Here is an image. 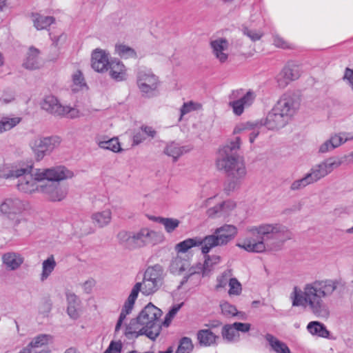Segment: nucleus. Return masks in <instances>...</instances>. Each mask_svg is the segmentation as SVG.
Listing matches in <instances>:
<instances>
[{
    "instance_id": "10",
    "label": "nucleus",
    "mask_w": 353,
    "mask_h": 353,
    "mask_svg": "<svg viewBox=\"0 0 353 353\" xmlns=\"http://www.w3.org/2000/svg\"><path fill=\"white\" fill-rule=\"evenodd\" d=\"M196 263L192 264L190 258L188 256L176 255L172 259L170 270L175 275L182 276L185 280L196 274Z\"/></svg>"
},
{
    "instance_id": "29",
    "label": "nucleus",
    "mask_w": 353,
    "mask_h": 353,
    "mask_svg": "<svg viewBox=\"0 0 353 353\" xmlns=\"http://www.w3.org/2000/svg\"><path fill=\"white\" fill-rule=\"evenodd\" d=\"M28 145L37 161L42 160L46 155L41 136L32 137L28 141Z\"/></svg>"
},
{
    "instance_id": "15",
    "label": "nucleus",
    "mask_w": 353,
    "mask_h": 353,
    "mask_svg": "<svg viewBox=\"0 0 353 353\" xmlns=\"http://www.w3.org/2000/svg\"><path fill=\"white\" fill-rule=\"evenodd\" d=\"M43 66L41 50L33 46H29L23 56L22 67L28 70L34 71Z\"/></svg>"
},
{
    "instance_id": "20",
    "label": "nucleus",
    "mask_w": 353,
    "mask_h": 353,
    "mask_svg": "<svg viewBox=\"0 0 353 353\" xmlns=\"http://www.w3.org/2000/svg\"><path fill=\"white\" fill-rule=\"evenodd\" d=\"M238 234L237 228L231 224H224L216 228L214 232L220 245H225L234 239Z\"/></svg>"
},
{
    "instance_id": "27",
    "label": "nucleus",
    "mask_w": 353,
    "mask_h": 353,
    "mask_svg": "<svg viewBox=\"0 0 353 353\" xmlns=\"http://www.w3.org/2000/svg\"><path fill=\"white\" fill-rule=\"evenodd\" d=\"M307 332L312 336L330 339L332 334L327 327L322 323L314 321L310 322L307 325Z\"/></svg>"
},
{
    "instance_id": "24",
    "label": "nucleus",
    "mask_w": 353,
    "mask_h": 353,
    "mask_svg": "<svg viewBox=\"0 0 353 353\" xmlns=\"http://www.w3.org/2000/svg\"><path fill=\"white\" fill-rule=\"evenodd\" d=\"M41 106L44 110L58 117L60 116L61 112L63 110V105L56 97L52 95L45 97L41 103Z\"/></svg>"
},
{
    "instance_id": "43",
    "label": "nucleus",
    "mask_w": 353,
    "mask_h": 353,
    "mask_svg": "<svg viewBox=\"0 0 353 353\" xmlns=\"http://www.w3.org/2000/svg\"><path fill=\"white\" fill-rule=\"evenodd\" d=\"M181 221L174 217H164L161 221V225L163 227L167 234L175 232L181 225Z\"/></svg>"
},
{
    "instance_id": "26",
    "label": "nucleus",
    "mask_w": 353,
    "mask_h": 353,
    "mask_svg": "<svg viewBox=\"0 0 353 353\" xmlns=\"http://www.w3.org/2000/svg\"><path fill=\"white\" fill-rule=\"evenodd\" d=\"M255 99V94L253 92H248L242 98L230 102L233 112L236 115L243 113L245 108L250 106Z\"/></svg>"
},
{
    "instance_id": "23",
    "label": "nucleus",
    "mask_w": 353,
    "mask_h": 353,
    "mask_svg": "<svg viewBox=\"0 0 353 353\" xmlns=\"http://www.w3.org/2000/svg\"><path fill=\"white\" fill-rule=\"evenodd\" d=\"M136 291L137 289L132 290L130 295L125 301L116 325V330H119L121 328L122 323L125 319L127 315H128L132 312L135 301L137 298V296L136 295Z\"/></svg>"
},
{
    "instance_id": "21",
    "label": "nucleus",
    "mask_w": 353,
    "mask_h": 353,
    "mask_svg": "<svg viewBox=\"0 0 353 353\" xmlns=\"http://www.w3.org/2000/svg\"><path fill=\"white\" fill-rule=\"evenodd\" d=\"M66 298V313L72 319H77L81 315V302L79 296L72 292H67Z\"/></svg>"
},
{
    "instance_id": "22",
    "label": "nucleus",
    "mask_w": 353,
    "mask_h": 353,
    "mask_svg": "<svg viewBox=\"0 0 353 353\" xmlns=\"http://www.w3.org/2000/svg\"><path fill=\"white\" fill-rule=\"evenodd\" d=\"M212 53L216 59L221 62H225L229 57L230 45L227 40L217 39L211 42Z\"/></svg>"
},
{
    "instance_id": "11",
    "label": "nucleus",
    "mask_w": 353,
    "mask_h": 353,
    "mask_svg": "<svg viewBox=\"0 0 353 353\" xmlns=\"http://www.w3.org/2000/svg\"><path fill=\"white\" fill-rule=\"evenodd\" d=\"M160 81L159 77L150 70H141L137 75V86L141 92L152 96L159 90Z\"/></svg>"
},
{
    "instance_id": "54",
    "label": "nucleus",
    "mask_w": 353,
    "mask_h": 353,
    "mask_svg": "<svg viewBox=\"0 0 353 353\" xmlns=\"http://www.w3.org/2000/svg\"><path fill=\"white\" fill-rule=\"evenodd\" d=\"M193 349V344L190 339L188 337L182 338L176 350V353H190Z\"/></svg>"
},
{
    "instance_id": "45",
    "label": "nucleus",
    "mask_w": 353,
    "mask_h": 353,
    "mask_svg": "<svg viewBox=\"0 0 353 353\" xmlns=\"http://www.w3.org/2000/svg\"><path fill=\"white\" fill-rule=\"evenodd\" d=\"M42 141L46 154H50L53 150L58 148L61 143V139L57 136L42 137Z\"/></svg>"
},
{
    "instance_id": "53",
    "label": "nucleus",
    "mask_w": 353,
    "mask_h": 353,
    "mask_svg": "<svg viewBox=\"0 0 353 353\" xmlns=\"http://www.w3.org/2000/svg\"><path fill=\"white\" fill-rule=\"evenodd\" d=\"M221 313L226 316H234L238 314L236 307L228 301H223L219 304Z\"/></svg>"
},
{
    "instance_id": "34",
    "label": "nucleus",
    "mask_w": 353,
    "mask_h": 353,
    "mask_svg": "<svg viewBox=\"0 0 353 353\" xmlns=\"http://www.w3.org/2000/svg\"><path fill=\"white\" fill-rule=\"evenodd\" d=\"M34 27L38 30L47 29L55 21L52 16L44 15L40 13H34L31 16Z\"/></svg>"
},
{
    "instance_id": "40",
    "label": "nucleus",
    "mask_w": 353,
    "mask_h": 353,
    "mask_svg": "<svg viewBox=\"0 0 353 353\" xmlns=\"http://www.w3.org/2000/svg\"><path fill=\"white\" fill-rule=\"evenodd\" d=\"M265 339L272 350H274L275 352L291 353L288 345L285 343L279 341L276 337L270 334H268L265 336Z\"/></svg>"
},
{
    "instance_id": "33",
    "label": "nucleus",
    "mask_w": 353,
    "mask_h": 353,
    "mask_svg": "<svg viewBox=\"0 0 353 353\" xmlns=\"http://www.w3.org/2000/svg\"><path fill=\"white\" fill-rule=\"evenodd\" d=\"M201 245V241L199 238H188L179 242L174 245V250L176 255L183 256L192 248L198 247Z\"/></svg>"
},
{
    "instance_id": "9",
    "label": "nucleus",
    "mask_w": 353,
    "mask_h": 353,
    "mask_svg": "<svg viewBox=\"0 0 353 353\" xmlns=\"http://www.w3.org/2000/svg\"><path fill=\"white\" fill-rule=\"evenodd\" d=\"M40 174L39 169H37L32 172H28L21 176L17 182V188L19 191L28 193H40L41 189L43 187V180L42 177L39 175Z\"/></svg>"
},
{
    "instance_id": "8",
    "label": "nucleus",
    "mask_w": 353,
    "mask_h": 353,
    "mask_svg": "<svg viewBox=\"0 0 353 353\" xmlns=\"http://www.w3.org/2000/svg\"><path fill=\"white\" fill-rule=\"evenodd\" d=\"M28 209V203L17 197H8L0 203V212L12 225L22 220L23 213Z\"/></svg>"
},
{
    "instance_id": "50",
    "label": "nucleus",
    "mask_w": 353,
    "mask_h": 353,
    "mask_svg": "<svg viewBox=\"0 0 353 353\" xmlns=\"http://www.w3.org/2000/svg\"><path fill=\"white\" fill-rule=\"evenodd\" d=\"M228 295L230 296H238L242 292V285L240 281L233 276L228 283Z\"/></svg>"
},
{
    "instance_id": "56",
    "label": "nucleus",
    "mask_w": 353,
    "mask_h": 353,
    "mask_svg": "<svg viewBox=\"0 0 353 353\" xmlns=\"http://www.w3.org/2000/svg\"><path fill=\"white\" fill-rule=\"evenodd\" d=\"M67 35L64 33H59L51 36L52 46L59 50L66 42Z\"/></svg>"
},
{
    "instance_id": "55",
    "label": "nucleus",
    "mask_w": 353,
    "mask_h": 353,
    "mask_svg": "<svg viewBox=\"0 0 353 353\" xmlns=\"http://www.w3.org/2000/svg\"><path fill=\"white\" fill-rule=\"evenodd\" d=\"M181 306H182V303H180V304L174 305L170 308L169 312L165 315V316L164 318V321L163 322V324L165 327H168L170 325L172 321L175 317L176 314L179 311Z\"/></svg>"
},
{
    "instance_id": "7",
    "label": "nucleus",
    "mask_w": 353,
    "mask_h": 353,
    "mask_svg": "<svg viewBox=\"0 0 353 353\" xmlns=\"http://www.w3.org/2000/svg\"><path fill=\"white\" fill-rule=\"evenodd\" d=\"M343 164V159L339 157H330L320 163L314 165L302 179L294 181L292 185V190L302 189L307 185L314 183L321 179L326 176Z\"/></svg>"
},
{
    "instance_id": "41",
    "label": "nucleus",
    "mask_w": 353,
    "mask_h": 353,
    "mask_svg": "<svg viewBox=\"0 0 353 353\" xmlns=\"http://www.w3.org/2000/svg\"><path fill=\"white\" fill-rule=\"evenodd\" d=\"M197 339L199 343L205 346H210L214 344L218 336L208 329L201 330L197 334Z\"/></svg>"
},
{
    "instance_id": "5",
    "label": "nucleus",
    "mask_w": 353,
    "mask_h": 353,
    "mask_svg": "<svg viewBox=\"0 0 353 353\" xmlns=\"http://www.w3.org/2000/svg\"><path fill=\"white\" fill-rule=\"evenodd\" d=\"M298 108L299 102L296 97L290 94H284L268 112L261 125L270 130H278L288 123Z\"/></svg>"
},
{
    "instance_id": "6",
    "label": "nucleus",
    "mask_w": 353,
    "mask_h": 353,
    "mask_svg": "<svg viewBox=\"0 0 353 353\" xmlns=\"http://www.w3.org/2000/svg\"><path fill=\"white\" fill-rule=\"evenodd\" d=\"M118 237L122 241L127 238L128 245L134 248H142L148 245L156 246L165 241V234L161 231L148 227H143L130 234L125 231L120 232Z\"/></svg>"
},
{
    "instance_id": "46",
    "label": "nucleus",
    "mask_w": 353,
    "mask_h": 353,
    "mask_svg": "<svg viewBox=\"0 0 353 353\" xmlns=\"http://www.w3.org/2000/svg\"><path fill=\"white\" fill-rule=\"evenodd\" d=\"M21 121V117L19 116H10L3 118L1 122V126L3 130V132L11 130L12 128L17 126Z\"/></svg>"
},
{
    "instance_id": "17",
    "label": "nucleus",
    "mask_w": 353,
    "mask_h": 353,
    "mask_svg": "<svg viewBox=\"0 0 353 353\" xmlns=\"http://www.w3.org/2000/svg\"><path fill=\"white\" fill-rule=\"evenodd\" d=\"M109 77L116 81H124L128 79L129 74L127 66L118 58H113L107 72Z\"/></svg>"
},
{
    "instance_id": "57",
    "label": "nucleus",
    "mask_w": 353,
    "mask_h": 353,
    "mask_svg": "<svg viewBox=\"0 0 353 353\" xmlns=\"http://www.w3.org/2000/svg\"><path fill=\"white\" fill-rule=\"evenodd\" d=\"M254 128V122L240 123L235 125L233 129V134L237 135L245 131H249Z\"/></svg>"
},
{
    "instance_id": "59",
    "label": "nucleus",
    "mask_w": 353,
    "mask_h": 353,
    "mask_svg": "<svg viewBox=\"0 0 353 353\" xmlns=\"http://www.w3.org/2000/svg\"><path fill=\"white\" fill-rule=\"evenodd\" d=\"M244 34L253 41L259 40L263 35L261 30L254 28H245Z\"/></svg>"
},
{
    "instance_id": "14",
    "label": "nucleus",
    "mask_w": 353,
    "mask_h": 353,
    "mask_svg": "<svg viewBox=\"0 0 353 353\" xmlns=\"http://www.w3.org/2000/svg\"><path fill=\"white\" fill-rule=\"evenodd\" d=\"M41 194L50 201H61L68 194L67 188L57 183L44 181L41 189Z\"/></svg>"
},
{
    "instance_id": "47",
    "label": "nucleus",
    "mask_w": 353,
    "mask_h": 353,
    "mask_svg": "<svg viewBox=\"0 0 353 353\" xmlns=\"http://www.w3.org/2000/svg\"><path fill=\"white\" fill-rule=\"evenodd\" d=\"M222 336L223 339L229 341L237 340L239 338V333H238L234 323L225 325L222 329Z\"/></svg>"
},
{
    "instance_id": "61",
    "label": "nucleus",
    "mask_w": 353,
    "mask_h": 353,
    "mask_svg": "<svg viewBox=\"0 0 353 353\" xmlns=\"http://www.w3.org/2000/svg\"><path fill=\"white\" fill-rule=\"evenodd\" d=\"M334 149H335V148L334 147L330 139H329L320 145L319 148V151L321 153H326L333 150Z\"/></svg>"
},
{
    "instance_id": "1",
    "label": "nucleus",
    "mask_w": 353,
    "mask_h": 353,
    "mask_svg": "<svg viewBox=\"0 0 353 353\" xmlns=\"http://www.w3.org/2000/svg\"><path fill=\"white\" fill-rule=\"evenodd\" d=\"M340 284V280L325 279L307 283L303 289L295 286L290 296L292 305L308 307L316 316L327 319L330 311L323 299L330 296Z\"/></svg>"
},
{
    "instance_id": "62",
    "label": "nucleus",
    "mask_w": 353,
    "mask_h": 353,
    "mask_svg": "<svg viewBox=\"0 0 353 353\" xmlns=\"http://www.w3.org/2000/svg\"><path fill=\"white\" fill-rule=\"evenodd\" d=\"M220 207V203L216 204L214 207L210 208L207 210V214L209 217L214 218L219 215H222V210Z\"/></svg>"
},
{
    "instance_id": "19",
    "label": "nucleus",
    "mask_w": 353,
    "mask_h": 353,
    "mask_svg": "<svg viewBox=\"0 0 353 353\" xmlns=\"http://www.w3.org/2000/svg\"><path fill=\"white\" fill-rule=\"evenodd\" d=\"M221 261V258L218 254H205L203 261L196 262V274L203 277L208 275Z\"/></svg>"
},
{
    "instance_id": "16",
    "label": "nucleus",
    "mask_w": 353,
    "mask_h": 353,
    "mask_svg": "<svg viewBox=\"0 0 353 353\" xmlns=\"http://www.w3.org/2000/svg\"><path fill=\"white\" fill-rule=\"evenodd\" d=\"M28 172V167L17 162L0 164V177L6 179L19 178Z\"/></svg>"
},
{
    "instance_id": "37",
    "label": "nucleus",
    "mask_w": 353,
    "mask_h": 353,
    "mask_svg": "<svg viewBox=\"0 0 353 353\" xmlns=\"http://www.w3.org/2000/svg\"><path fill=\"white\" fill-rule=\"evenodd\" d=\"M156 135V131L150 126L144 125L136 130L133 135V141L139 144L147 138H153Z\"/></svg>"
},
{
    "instance_id": "58",
    "label": "nucleus",
    "mask_w": 353,
    "mask_h": 353,
    "mask_svg": "<svg viewBox=\"0 0 353 353\" xmlns=\"http://www.w3.org/2000/svg\"><path fill=\"white\" fill-rule=\"evenodd\" d=\"M276 80L278 85L280 88H285L288 85L291 81H292L285 71L282 69L281 71L276 75Z\"/></svg>"
},
{
    "instance_id": "42",
    "label": "nucleus",
    "mask_w": 353,
    "mask_h": 353,
    "mask_svg": "<svg viewBox=\"0 0 353 353\" xmlns=\"http://www.w3.org/2000/svg\"><path fill=\"white\" fill-rule=\"evenodd\" d=\"M330 139L336 148L347 141H353V132L335 133L331 135Z\"/></svg>"
},
{
    "instance_id": "4",
    "label": "nucleus",
    "mask_w": 353,
    "mask_h": 353,
    "mask_svg": "<svg viewBox=\"0 0 353 353\" xmlns=\"http://www.w3.org/2000/svg\"><path fill=\"white\" fill-rule=\"evenodd\" d=\"M161 309L148 303L139 313L136 318L132 319L126 327L125 334L130 337L146 336L150 339H155L161 331Z\"/></svg>"
},
{
    "instance_id": "13",
    "label": "nucleus",
    "mask_w": 353,
    "mask_h": 353,
    "mask_svg": "<svg viewBox=\"0 0 353 353\" xmlns=\"http://www.w3.org/2000/svg\"><path fill=\"white\" fill-rule=\"evenodd\" d=\"M39 176L43 178V181L58 182L67 180L73 177V172L64 166H55L50 168L39 169Z\"/></svg>"
},
{
    "instance_id": "3",
    "label": "nucleus",
    "mask_w": 353,
    "mask_h": 353,
    "mask_svg": "<svg viewBox=\"0 0 353 353\" xmlns=\"http://www.w3.org/2000/svg\"><path fill=\"white\" fill-rule=\"evenodd\" d=\"M283 229L279 224L270 223L248 227L247 232L250 235L239 238L236 243V246L249 253H270L274 250V246L270 242V236L281 232Z\"/></svg>"
},
{
    "instance_id": "44",
    "label": "nucleus",
    "mask_w": 353,
    "mask_h": 353,
    "mask_svg": "<svg viewBox=\"0 0 353 353\" xmlns=\"http://www.w3.org/2000/svg\"><path fill=\"white\" fill-rule=\"evenodd\" d=\"M232 272L231 270H225L219 274L216 279V283L214 288L216 291H220L225 288L232 276Z\"/></svg>"
},
{
    "instance_id": "35",
    "label": "nucleus",
    "mask_w": 353,
    "mask_h": 353,
    "mask_svg": "<svg viewBox=\"0 0 353 353\" xmlns=\"http://www.w3.org/2000/svg\"><path fill=\"white\" fill-rule=\"evenodd\" d=\"M160 285L154 283V281L143 277V281L137 283L132 290H136V295L138 296L139 292H141L145 295H150L154 293Z\"/></svg>"
},
{
    "instance_id": "2",
    "label": "nucleus",
    "mask_w": 353,
    "mask_h": 353,
    "mask_svg": "<svg viewBox=\"0 0 353 353\" xmlns=\"http://www.w3.org/2000/svg\"><path fill=\"white\" fill-rule=\"evenodd\" d=\"M241 140L239 137L228 141L218 150L216 167L225 170L230 177L227 189L232 191L237 188L247 174V169L243 157L232 154L240 148Z\"/></svg>"
},
{
    "instance_id": "48",
    "label": "nucleus",
    "mask_w": 353,
    "mask_h": 353,
    "mask_svg": "<svg viewBox=\"0 0 353 353\" xmlns=\"http://www.w3.org/2000/svg\"><path fill=\"white\" fill-rule=\"evenodd\" d=\"M62 109L59 117L77 119L83 116V113L77 107L63 105Z\"/></svg>"
},
{
    "instance_id": "63",
    "label": "nucleus",
    "mask_w": 353,
    "mask_h": 353,
    "mask_svg": "<svg viewBox=\"0 0 353 353\" xmlns=\"http://www.w3.org/2000/svg\"><path fill=\"white\" fill-rule=\"evenodd\" d=\"M343 79L353 91V70L346 68L344 72Z\"/></svg>"
},
{
    "instance_id": "25",
    "label": "nucleus",
    "mask_w": 353,
    "mask_h": 353,
    "mask_svg": "<svg viewBox=\"0 0 353 353\" xmlns=\"http://www.w3.org/2000/svg\"><path fill=\"white\" fill-rule=\"evenodd\" d=\"M114 53L123 59L137 58V51L123 41H119L114 43Z\"/></svg>"
},
{
    "instance_id": "39",
    "label": "nucleus",
    "mask_w": 353,
    "mask_h": 353,
    "mask_svg": "<svg viewBox=\"0 0 353 353\" xmlns=\"http://www.w3.org/2000/svg\"><path fill=\"white\" fill-rule=\"evenodd\" d=\"M144 277L161 285L163 279V269L161 266L156 265L148 267L144 273Z\"/></svg>"
},
{
    "instance_id": "30",
    "label": "nucleus",
    "mask_w": 353,
    "mask_h": 353,
    "mask_svg": "<svg viewBox=\"0 0 353 353\" xmlns=\"http://www.w3.org/2000/svg\"><path fill=\"white\" fill-rule=\"evenodd\" d=\"M24 259L21 254L7 252L2 256V262L6 268L10 270L18 269L23 263Z\"/></svg>"
},
{
    "instance_id": "60",
    "label": "nucleus",
    "mask_w": 353,
    "mask_h": 353,
    "mask_svg": "<svg viewBox=\"0 0 353 353\" xmlns=\"http://www.w3.org/2000/svg\"><path fill=\"white\" fill-rule=\"evenodd\" d=\"M199 108H200V105L193 103L192 101L185 103L183 104V105L182 106V108H181V117L179 118V120L181 119V117L184 114H185L192 110H196Z\"/></svg>"
},
{
    "instance_id": "52",
    "label": "nucleus",
    "mask_w": 353,
    "mask_h": 353,
    "mask_svg": "<svg viewBox=\"0 0 353 353\" xmlns=\"http://www.w3.org/2000/svg\"><path fill=\"white\" fill-rule=\"evenodd\" d=\"M222 210V215L228 216L232 214L236 208V203L232 200H226L220 203V207Z\"/></svg>"
},
{
    "instance_id": "38",
    "label": "nucleus",
    "mask_w": 353,
    "mask_h": 353,
    "mask_svg": "<svg viewBox=\"0 0 353 353\" xmlns=\"http://www.w3.org/2000/svg\"><path fill=\"white\" fill-rule=\"evenodd\" d=\"M56 261L53 256H50L45 259L41 264V272L40 274V280L43 282L46 281L53 272L56 267Z\"/></svg>"
},
{
    "instance_id": "31",
    "label": "nucleus",
    "mask_w": 353,
    "mask_h": 353,
    "mask_svg": "<svg viewBox=\"0 0 353 353\" xmlns=\"http://www.w3.org/2000/svg\"><path fill=\"white\" fill-rule=\"evenodd\" d=\"M70 90L74 93L85 91L88 89L81 71L76 70L71 76Z\"/></svg>"
},
{
    "instance_id": "32",
    "label": "nucleus",
    "mask_w": 353,
    "mask_h": 353,
    "mask_svg": "<svg viewBox=\"0 0 353 353\" xmlns=\"http://www.w3.org/2000/svg\"><path fill=\"white\" fill-rule=\"evenodd\" d=\"M192 150L189 145H180L177 143L170 142L165 148V153L174 160L178 159L180 157L189 152Z\"/></svg>"
},
{
    "instance_id": "51",
    "label": "nucleus",
    "mask_w": 353,
    "mask_h": 353,
    "mask_svg": "<svg viewBox=\"0 0 353 353\" xmlns=\"http://www.w3.org/2000/svg\"><path fill=\"white\" fill-rule=\"evenodd\" d=\"M283 70L292 81L298 79L301 74L299 65L293 62L288 63Z\"/></svg>"
},
{
    "instance_id": "12",
    "label": "nucleus",
    "mask_w": 353,
    "mask_h": 353,
    "mask_svg": "<svg viewBox=\"0 0 353 353\" xmlns=\"http://www.w3.org/2000/svg\"><path fill=\"white\" fill-rule=\"evenodd\" d=\"M113 57L107 50L95 48L91 52V67L98 73H105Z\"/></svg>"
},
{
    "instance_id": "36",
    "label": "nucleus",
    "mask_w": 353,
    "mask_h": 353,
    "mask_svg": "<svg viewBox=\"0 0 353 353\" xmlns=\"http://www.w3.org/2000/svg\"><path fill=\"white\" fill-rule=\"evenodd\" d=\"M53 339L52 336L48 334H39L32 338L25 348H29L30 353H32V349L45 347L50 345Z\"/></svg>"
},
{
    "instance_id": "49",
    "label": "nucleus",
    "mask_w": 353,
    "mask_h": 353,
    "mask_svg": "<svg viewBox=\"0 0 353 353\" xmlns=\"http://www.w3.org/2000/svg\"><path fill=\"white\" fill-rule=\"evenodd\" d=\"M200 241L202 245L201 252L205 254H208L212 248L220 245L214 234L206 236L203 241L201 239Z\"/></svg>"
},
{
    "instance_id": "18",
    "label": "nucleus",
    "mask_w": 353,
    "mask_h": 353,
    "mask_svg": "<svg viewBox=\"0 0 353 353\" xmlns=\"http://www.w3.org/2000/svg\"><path fill=\"white\" fill-rule=\"evenodd\" d=\"M113 212L110 208H105L93 212L90 215L92 224L98 229L105 228L110 225Z\"/></svg>"
},
{
    "instance_id": "28",
    "label": "nucleus",
    "mask_w": 353,
    "mask_h": 353,
    "mask_svg": "<svg viewBox=\"0 0 353 353\" xmlns=\"http://www.w3.org/2000/svg\"><path fill=\"white\" fill-rule=\"evenodd\" d=\"M96 143L100 148L103 150H108L113 152L122 151L121 143L117 137L108 139L103 136L98 137Z\"/></svg>"
},
{
    "instance_id": "64",
    "label": "nucleus",
    "mask_w": 353,
    "mask_h": 353,
    "mask_svg": "<svg viewBox=\"0 0 353 353\" xmlns=\"http://www.w3.org/2000/svg\"><path fill=\"white\" fill-rule=\"evenodd\" d=\"M121 343L119 341L112 342L108 349L104 353H120Z\"/></svg>"
}]
</instances>
